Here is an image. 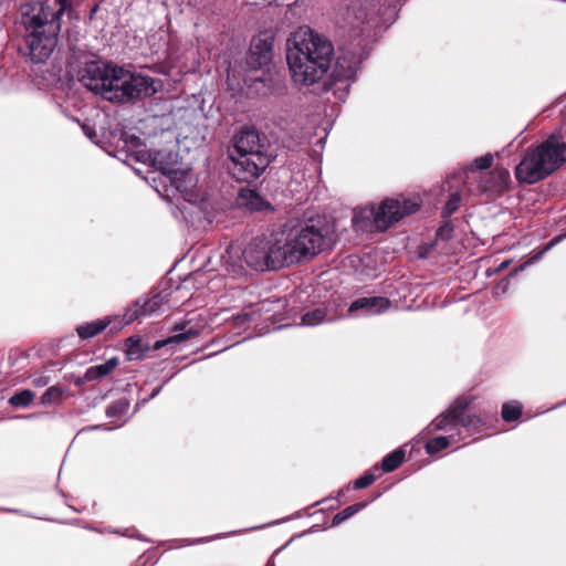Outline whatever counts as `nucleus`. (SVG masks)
<instances>
[{"instance_id":"nucleus-18","label":"nucleus","mask_w":566,"mask_h":566,"mask_svg":"<svg viewBox=\"0 0 566 566\" xmlns=\"http://www.w3.org/2000/svg\"><path fill=\"white\" fill-rule=\"evenodd\" d=\"M510 172L506 169H495L480 180L479 187L483 192H502L506 189Z\"/></svg>"},{"instance_id":"nucleus-16","label":"nucleus","mask_w":566,"mask_h":566,"mask_svg":"<svg viewBox=\"0 0 566 566\" xmlns=\"http://www.w3.org/2000/svg\"><path fill=\"white\" fill-rule=\"evenodd\" d=\"M250 153H266L263 145L260 144V137L255 129L244 128L234 139L230 155L235 154H250Z\"/></svg>"},{"instance_id":"nucleus-15","label":"nucleus","mask_w":566,"mask_h":566,"mask_svg":"<svg viewBox=\"0 0 566 566\" xmlns=\"http://www.w3.org/2000/svg\"><path fill=\"white\" fill-rule=\"evenodd\" d=\"M139 154L138 160L143 163L149 161L151 166L163 174L164 180L169 178V175H171L172 171L178 170L175 168L176 156L171 151L156 150L151 153L148 150H142Z\"/></svg>"},{"instance_id":"nucleus-38","label":"nucleus","mask_w":566,"mask_h":566,"mask_svg":"<svg viewBox=\"0 0 566 566\" xmlns=\"http://www.w3.org/2000/svg\"><path fill=\"white\" fill-rule=\"evenodd\" d=\"M125 143L129 145L133 149H136L137 158L139 157V151L146 150L145 145L142 139L137 136L130 135L125 138Z\"/></svg>"},{"instance_id":"nucleus-13","label":"nucleus","mask_w":566,"mask_h":566,"mask_svg":"<svg viewBox=\"0 0 566 566\" xmlns=\"http://www.w3.org/2000/svg\"><path fill=\"white\" fill-rule=\"evenodd\" d=\"M360 64L356 54L344 53L336 60L333 76L336 83H345L346 87L355 81Z\"/></svg>"},{"instance_id":"nucleus-23","label":"nucleus","mask_w":566,"mask_h":566,"mask_svg":"<svg viewBox=\"0 0 566 566\" xmlns=\"http://www.w3.org/2000/svg\"><path fill=\"white\" fill-rule=\"evenodd\" d=\"M405 459V451L397 449L391 453L387 454L381 461V470L384 472H391L396 470Z\"/></svg>"},{"instance_id":"nucleus-20","label":"nucleus","mask_w":566,"mask_h":566,"mask_svg":"<svg viewBox=\"0 0 566 566\" xmlns=\"http://www.w3.org/2000/svg\"><path fill=\"white\" fill-rule=\"evenodd\" d=\"M238 203L250 211H262L270 208V203L264 200L256 191L242 189L239 193Z\"/></svg>"},{"instance_id":"nucleus-21","label":"nucleus","mask_w":566,"mask_h":566,"mask_svg":"<svg viewBox=\"0 0 566 566\" xmlns=\"http://www.w3.org/2000/svg\"><path fill=\"white\" fill-rule=\"evenodd\" d=\"M460 441V438L457 436V433H453V431H449L448 436H439L436 438L430 439L426 443V452L428 454H434L438 453L444 449H447L449 446L457 443Z\"/></svg>"},{"instance_id":"nucleus-2","label":"nucleus","mask_w":566,"mask_h":566,"mask_svg":"<svg viewBox=\"0 0 566 566\" xmlns=\"http://www.w3.org/2000/svg\"><path fill=\"white\" fill-rule=\"evenodd\" d=\"M333 56L331 40L307 25L297 28L286 41V60L296 84L318 82L329 70Z\"/></svg>"},{"instance_id":"nucleus-7","label":"nucleus","mask_w":566,"mask_h":566,"mask_svg":"<svg viewBox=\"0 0 566 566\" xmlns=\"http://www.w3.org/2000/svg\"><path fill=\"white\" fill-rule=\"evenodd\" d=\"M471 401L470 397L457 398L444 412L427 427L426 431L428 433L439 430L444 432L455 431L457 436L462 440V430H478L484 424L483 419L475 415H464Z\"/></svg>"},{"instance_id":"nucleus-6","label":"nucleus","mask_w":566,"mask_h":566,"mask_svg":"<svg viewBox=\"0 0 566 566\" xmlns=\"http://www.w3.org/2000/svg\"><path fill=\"white\" fill-rule=\"evenodd\" d=\"M419 207V202L413 199H385L377 207L364 208L357 211L353 217V222L357 224L363 220H371L377 230L386 231L405 216L416 212Z\"/></svg>"},{"instance_id":"nucleus-4","label":"nucleus","mask_w":566,"mask_h":566,"mask_svg":"<svg viewBox=\"0 0 566 566\" xmlns=\"http://www.w3.org/2000/svg\"><path fill=\"white\" fill-rule=\"evenodd\" d=\"M21 23L27 34L25 43L34 63L44 62L57 44L61 18L48 2L33 0L21 4Z\"/></svg>"},{"instance_id":"nucleus-28","label":"nucleus","mask_w":566,"mask_h":566,"mask_svg":"<svg viewBox=\"0 0 566 566\" xmlns=\"http://www.w3.org/2000/svg\"><path fill=\"white\" fill-rule=\"evenodd\" d=\"M63 394H64V389L62 387L51 386L41 396V402L43 405L56 403L62 399Z\"/></svg>"},{"instance_id":"nucleus-41","label":"nucleus","mask_w":566,"mask_h":566,"mask_svg":"<svg viewBox=\"0 0 566 566\" xmlns=\"http://www.w3.org/2000/svg\"><path fill=\"white\" fill-rule=\"evenodd\" d=\"M511 261L510 260H506V261H503L495 270V272H501L503 271L504 269H506L509 265H510Z\"/></svg>"},{"instance_id":"nucleus-9","label":"nucleus","mask_w":566,"mask_h":566,"mask_svg":"<svg viewBox=\"0 0 566 566\" xmlns=\"http://www.w3.org/2000/svg\"><path fill=\"white\" fill-rule=\"evenodd\" d=\"M167 294L159 292L151 297H140L132 306L127 307L120 316V321L115 328L120 329L136 319L149 317L158 314L167 302Z\"/></svg>"},{"instance_id":"nucleus-30","label":"nucleus","mask_w":566,"mask_h":566,"mask_svg":"<svg viewBox=\"0 0 566 566\" xmlns=\"http://www.w3.org/2000/svg\"><path fill=\"white\" fill-rule=\"evenodd\" d=\"M166 38H167L166 31L163 29H159L155 33L149 34L147 36V42L154 52H158L163 48V45H165Z\"/></svg>"},{"instance_id":"nucleus-45","label":"nucleus","mask_w":566,"mask_h":566,"mask_svg":"<svg viewBox=\"0 0 566 566\" xmlns=\"http://www.w3.org/2000/svg\"><path fill=\"white\" fill-rule=\"evenodd\" d=\"M124 535H126V536H128V537H132V536H134V531L126 530V532L124 533Z\"/></svg>"},{"instance_id":"nucleus-26","label":"nucleus","mask_w":566,"mask_h":566,"mask_svg":"<svg viewBox=\"0 0 566 566\" xmlns=\"http://www.w3.org/2000/svg\"><path fill=\"white\" fill-rule=\"evenodd\" d=\"M33 399L34 392L29 389H24L11 396L9 399V403L17 408H23L30 406Z\"/></svg>"},{"instance_id":"nucleus-27","label":"nucleus","mask_w":566,"mask_h":566,"mask_svg":"<svg viewBox=\"0 0 566 566\" xmlns=\"http://www.w3.org/2000/svg\"><path fill=\"white\" fill-rule=\"evenodd\" d=\"M188 323L182 325H176L174 331H182L181 333L175 334L169 338L171 343H180L191 337H195L199 334V331L193 327H187Z\"/></svg>"},{"instance_id":"nucleus-37","label":"nucleus","mask_w":566,"mask_h":566,"mask_svg":"<svg viewBox=\"0 0 566 566\" xmlns=\"http://www.w3.org/2000/svg\"><path fill=\"white\" fill-rule=\"evenodd\" d=\"M510 280L503 279L501 280L492 290V294L495 298H500L509 291Z\"/></svg>"},{"instance_id":"nucleus-32","label":"nucleus","mask_w":566,"mask_h":566,"mask_svg":"<svg viewBox=\"0 0 566 566\" xmlns=\"http://www.w3.org/2000/svg\"><path fill=\"white\" fill-rule=\"evenodd\" d=\"M127 357L130 360L138 359L142 356V343L137 338H128L127 340Z\"/></svg>"},{"instance_id":"nucleus-3","label":"nucleus","mask_w":566,"mask_h":566,"mask_svg":"<svg viewBox=\"0 0 566 566\" xmlns=\"http://www.w3.org/2000/svg\"><path fill=\"white\" fill-rule=\"evenodd\" d=\"M80 81L87 90L117 103L150 96L156 92L151 77L98 61L85 64Z\"/></svg>"},{"instance_id":"nucleus-46","label":"nucleus","mask_w":566,"mask_h":566,"mask_svg":"<svg viewBox=\"0 0 566 566\" xmlns=\"http://www.w3.org/2000/svg\"><path fill=\"white\" fill-rule=\"evenodd\" d=\"M160 388H157L156 390H154V392L151 394V397H155L158 392H159Z\"/></svg>"},{"instance_id":"nucleus-36","label":"nucleus","mask_w":566,"mask_h":566,"mask_svg":"<svg viewBox=\"0 0 566 566\" xmlns=\"http://www.w3.org/2000/svg\"><path fill=\"white\" fill-rule=\"evenodd\" d=\"M453 233V226L447 221L437 230V238L443 241L449 240Z\"/></svg>"},{"instance_id":"nucleus-44","label":"nucleus","mask_w":566,"mask_h":566,"mask_svg":"<svg viewBox=\"0 0 566 566\" xmlns=\"http://www.w3.org/2000/svg\"><path fill=\"white\" fill-rule=\"evenodd\" d=\"M238 319H242L243 322L249 321L250 317L248 314H244L243 316H239Z\"/></svg>"},{"instance_id":"nucleus-43","label":"nucleus","mask_w":566,"mask_h":566,"mask_svg":"<svg viewBox=\"0 0 566 566\" xmlns=\"http://www.w3.org/2000/svg\"><path fill=\"white\" fill-rule=\"evenodd\" d=\"M211 263H212V260H211V258H209V260H208V264L206 265L207 271H212V270H214V269H213V266L211 265Z\"/></svg>"},{"instance_id":"nucleus-17","label":"nucleus","mask_w":566,"mask_h":566,"mask_svg":"<svg viewBox=\"0 0 566 566\" xmlns=\"http://www.w3.org/2000/svg\"><path fill=\"white\" fill-rule=\"evenodd\" d=\"M120 321V315H114V316H106L102 319H96L93 322H88L82 325H78L76 327L77 335L82 339H88L97 334L102 333L107 326H109L112 323H115L113 326V329H116L115 326L118 325Z\"/></svg>"},{"instance_id":"nucleus-33","label":"nucleus","mask_w":566,"mask_h":566,"mask_svg":"<svg viewBox=\"0 0 566 566\" xmlns=\"http://www.w3.org/2000/svg\"><path fill=\"white\" fill-rule=\"evenodd\" d=\"M493 164V156L492 154H485L481 157H478L473 160L472 165H471V171H474V170H484V169H488L492 166Z\"/></svg>"},{"instance_id":"nucleus-29","label":"nucleus","mask_w":566,"mask_h":566,"mask_svg":"<svg viewBox=\"0 0 566 566\" xmlns=\"http://www.w3.org/2000/svg\"><path fill=\"white\" fill-rule=\"evenodd\" d=\"M522 413V406L517 401L506 402L502 407V418L505 421H514Z\"/></svg>"},{"instance_id":"nucleus-10","label":"nucleus","mask_w":566,"mask_h":566,"mask_svg":"<svg viewBox=\"0 0 566 566\" xmlns=\"http://www.w3.org/2000/svg\"><path fill=\"white\" fill-rule=\"evenodd\" d=\"M274 34L263 31L251 41L250 52L247 59L248 65L253 70L268 67L272 61Z\"/></svg>"},{"instance_id":"nucleus-22","label":"nucleus","mask_w":566,"mask_h":566,"mask_svg":"<svg viewBox=\"0 0 566 566\" xmlns=\"http://www.w3.org/2000/svg\"><path fill=\"white\" fill-rule=\"evenodd\" d=\"M331 319L332 317L327 316L326 310L318 307L303 314L301 325L312 327Z\"/></svg>"},{"instance_id":"nucleus-12","label":"nucleus","mask_w":566,"mask_h":566,"mask_svg":"<svg viewBox=\"0 0 566 566\" xmlns=\"http://www.w3.org/2000/svg\"><path fill=\"white\" fill-rule=\"evenodd\" d=\"M377 14H384L375 8L374 0H350L346 8L344 20L353 30L374 22Z\"/></svg>"},{"instance_id":"nucleus-14","label":"nucleus","mask_w":566,"mask_h":566,"mask_svg":"<svg viewBox=\"0 0 566 566\" xmlns=\"http://www.w3.org/2000/svg\"><path fill=\"white\" fill-rule=\"evenodd\" d=\"M390 305L382 296L360 297L350 303L348 313L353 316L376 315L385 312Z\"/></svg>"},{"instance_id":"nucleus-31","label":"nucleus","mask_w":566,"mask_h":566,"mask_svg":"<svg viewBox=\"0 0 566 566\" xmlns=\"http://www.w3.org/2000/svg\"><path fill=\"white\" fill-rule=\"evenodd\" d=\"M460 203L461 195L458 191H455L450 196L449 200L447 201L442 210V217L449 218L450 216H452L459 209Z\"/></svg>"},{"instance_id":"nucleus-34","label":"nucleus","mask_w":566,"mask_h":566,"mask_svg":"<svg viewBox=\"0 0 566 566\" xmlns=\"http://www.w3.org/2000/svg\"><path fill=\"white\" fill-rule=\"evenodd\" d=\"M563 239L562 235L559 237H556L554 238L553 240H551L542 251H539L536 255H534L532 259H530L528 261H526L524 264H522L518 269L515 270V272L517 271H522L524 270L528 264H532L534 261L538 260L546 251H548L552 247H554L556 243L560 242Z\"/></svg>"},{"instance_id":"nucleus-19","label":"nucleus","mask_w":566,"mask_h":566,"mask_svg":"<svg viewBox=\"0 0 566 566\" xmlns=\"http://www.w3.org/2000/svg\"><path fill=\"white\" fill-rule=\"evenodd\" d=\"M117 366H118V359L116 357H112L103 364L92 366L86 369V371L82 378H78L76 380V385H81L83 382H90V381L101 379V378L109 375Z\"/></svg>"},{"instance_id":"nucleus-42","label":"nucleus","mask_w":566,"mask_h":566,"mask_svg":"<svg viewBox=\"0 0 566 566\" xmlns=\"http://www.w3.org/2000/svg\"><path fill=\"white\" fill-rule=\"evenodd\" d=\"M36 386H45L48 384V379L45 377H40L33 381Z\"/></svg>"},{"instance_id":"nucleus-24","label":"nucleus","mask_w":566,"mask_h":566,"mask_svg":"<svg viewBox=\"0 0 566 566\" xmlns=\"http://www.w3.org/2000/svg\"><path fill=\"white\" fill-rule=\"evenodd\" d=\"M366 505H367L366 502H360V503H355L353 505L347 506L346 509H344L343 511H340L334 515L332 525L333 526L339 525L340 523L345 522L346 520H348L349 517L354 516L356 513H358L359 511L365 509Z\"/></svg>"},{"instance_id":"nucleus-8","label":"nucleus","mask_w":566,"mask_h":566,"mask_svg":"<svg viewBox=\"0 0 566 566\" xmlns=\"http://www.w3.org/2000/svg\"><path fill=\"white\" fill-rule=\"evenodd\" d=\"M232 176L240 182H251L259 178L271 163L266 153L230 155Z\"/></svg>"},{"instance_id":"nucleus-40","label":"nucleus","mask_w":566,"mask_h":566,"mask_svg":"<svg viewBox=\"0 0 566 566\" xmlns=\"http://www.w3.org/2000/svg\"><path fill=\"white\" fill-rule=\"evenodd\" d=\"M220 537H221V535H217L214 537H208V538H196V539H192L189 544H198V543L209 542V541L220 538Z\"/></svg>"},{"instance_id":"nucleus-1","label":"nucleus","mask_w":566,"mask_h":566,"mask_svg":"<svg viewBox=\"0 0 566 566\" xmlns=\"http://www.w3.org/2000/svg\"><path fill=\"white\" fill-rule=\"evenodd\" d=\"M333 242L329 227L312 219L304 226H284L268 237L254 238L242 251L230 244L220 255V263L224 275L231 276L244 274L243 263L255 271H276L314 258Z\"/></svg>"},{"instance_id":"nucleus-35","label":"nucleus","mask_w":566,"mask_h":566,"mask_svg":"<svg viewBox=\"0 0 566 566\" xmlns=\"http://www.w3.org/2000/svg\"><path fill=\"white\" fill-rule=\"evenodd\" d=\"M375 480H376V475L368 472V473H365L361 476L357 478L353 482V486L357 490L365 489V488L371 485L375 482Z\"/></svg>"},{"instance_id":"nucleus-11","label":"nucleus","mask_w":566,"mask_h":566,"mask_svg":"<svg viewBox=\"0 0 566 566\" xmlns=\"http://www.w3.org/2000/svg\"><path fill=\"white\" fill-rule=\"evenodd\" d=\"M164 184L166 191H171L172 196H175V192L179 193L184 200L190 203H196L199 199L196 190V179L189 169L178 168L169 175V178L164 180Z\"/></svg>"},{"instance_id":"nucleus-39","label":"nucleus","mask_w":566,"mask_h":566,"mask_svg":"<svg viewBox=\"0 0 566 566\" xmlns=\"http://www.w3.org/2000/svg\"><path fill=\"white\" fill-rule=\"evenodd\" d=\"M56 4L59 6L57 10H54L55 13H59V17L61 18L65 11L72 8V0H55Z\"/></svg>"},{"instance_id":"nucleus-25","label":"nucleus","mask_w":566,"mask_h":566,"mask_svg":"<svg viewBox=\"0 0 566 566\" xmlns=\"http://www.w3.org/2000/svg\"><path fill=\"white\" fill-rule=\"evenodd\" d=\"M129 410V402L126 399H118L112 402L106 409V416L108 418H123Z\"/></svg>"},{"instance_id":"nucleus-5","label":"nucleus","mask_w":566,"mask_h":566,"mask_svg":"<svg viewBox=\"0 0 566 566\" xmlns=\"http://www.w3.org/2000/svg\"><path fill=\"white\" fill-rule=\"evenodd\" d=\"M566 161V143L560 135H551L535 147L525 150L520 164L515 167L518 182L536 184Z\"/></svg>"}]
</instances>
